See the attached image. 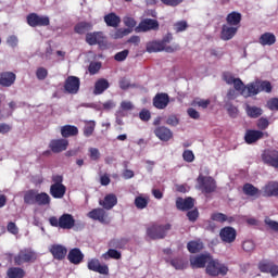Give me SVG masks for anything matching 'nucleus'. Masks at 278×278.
Returning a JSON list of instances; mask_svg holds the SVG:
<instances>
[{"mask_svg": "<svg viewBox=\"0 0 278 278\" xmlns=\"http://www.w3.org/2000/svg\"><path fill=\"white\" fill-rule=\"evenodd\" d=\"M226 110L230 118H238V114H240V111L237 109V106H235L231 103H228L226 104Z\"/></svg>", "mask_w": 278, "mask_h": 278, "instance_id": "obj_48", "label": "nucleus"}, {"mask_svg": "<svg viewBox=\"0 0 278 278\" xmlns=\"http://www.w3.org/2000/svg\"><path fill=\"white\" fill-rule=\"evenodd\" d=\"M205 273L208 275V277H225L227 273H229V267L225 265L224 263H220L218 258H214V256H211V260L208 261Z\"/></svg>", "mask_w": 278, "mask_h": 278, "instance_id": "obj_1", "label": "nucleus"}, {"mask_svg": "<svg viewBox=\"0 0 278 278\" xmlns=\"http://www.w3.org/2000/svg\"><path fill=\"white\" fill-rule=\"evenodd\" d=\"M38 260V254L31 248H25L13 257L15 266H23V264H34Z\"/></svg>", "mask_w": 278, "mask_h": 278, "instance_id": "obj_2", "label": "nucleus"}, {"mask_svg": "<svg viewBox=\"0 0 278 278\" xmlns=\"http://www.w3.org/2000/svg\"><path fill=\"white\" fill-rule=\"evenodd\" d=\"M223 77L226 84H228V86L233 85L235 90L238 91L242 89V86H243L242 79L233 77L231 73H225Z\"/></svg>", "mask_w": 278, "mask_h": 278, "instance_id": "obj_32", "label": "nucleus"}, {"mask_svg": "<svg viewBox=\"0 0 278 278\" xmlns=\"http://www.w3.org/2000/svg\"><path fill=\"white\" fill-rule=\"evenodd\" d=\"M61 136L62 138H73L75 136H79V128L74 125H64L61 127Z\"/></svg>", "mask_w": 278, "mask_h": 278, "instance_id": "obj_31", "label": "nucleus"}, {"mask_svg": "<svg viewBox=\"0 0 278 278\" xmlns=\"http://www.w3.org/2000/svg\"><path fill=\"white\" fill-rule=\"evenodd\" d=\"M267 106L269 108V110L278 112V98H271L267 102Z\"/></svg>", "mask_w": 278, "mask_h": 278, "instance_id": "obj_64", "label": "nucleus"}, {"mask_svg": "<svg viewBox=\"0 0 278 278\" xmlns=\"http://www.w3.org/2000/svg\"><path fill=\"white\" fill-rule=\"evenodd\" d=\"M104 23L108 27H118L121 25V17L116 13H109L104 16Z\"/></svg>", "mask_w": 278, "mask_h": 278, "instance_id": "obj_39", "label": "nucleus"}, {"mask_svg": "<svg viewBox=\"0 0 278 278\" xmlns=\"http://www.w3.org/2000/svg\"><path fill=\"white\" fill-rule=\"evenodd\" d=\"M187 217L190 220V223H197V220L199 218V210L194 208L192 211H189L187 213Z\"/></svg>", "mask_w": 278, "mask_h": 278, "instance_id": "obj_61", "label": "nucleus"}, {"mask_svg": "<svg viewBox=\"0 0 278 278\" xmlns=\"http://www.w3.org/2000/svg\"><path fill=\"white\" fill-rule=\"evenodd\" d=\"M92 27V22H79L75 25L74 31L83 36L86 31H91Z\"/></svg>", "mask_w": 278, "mask_h": 278, "instance_id": "obj_37", "label": "nucleus"}, {"mask_svg": "<svg viewBox=\"0 0 278 278\" xmlns=\"http://www.w3.org/2000/svg\"><path fill=\"white\" fill-rule=\"evenodd\" d=\"M226 23L230 27H240L242 23V14L240 12L232 11L226 16Z\"/></svg>", "mask_w": 278, "mask_h": 278, "instance_id": "obj_30", "label": "nucleus"}, {"mask_svg": "<svg viewBox=\"0 0 278 278\" xmlns=\"http://www.w3.org/2000/svg\"><path fill=\"white\" fill-rule=\"evenodd\" d=\"M51 203V197L47 192H37L36 202L37 205H49Z\"/></svg>", "mask_w": 278, "mask_h": 278, "instance_id": "obj_44", "label": "nucleus"}, {"mask_svg": "<svg viewBox=\"0 0 278 278\" xmlns=\"http://www.w3.org/2000/svg\"><path fill=\"white\" fill-rule=\"evenodd\" d=\"M245 113H247V116H249V118H260V116L264 114V110H262V108L260 106L247 104Z\"/></svg>", "mask_w": 278, "mask_h": 278, "instance_id": "obj_36", "label": "nucleus"}, {"mask_svg": "<svg viewBox=\"0 0 278 278\" xmlns=\"http://www.w3.org/2000/svg\"><path fill=\"white\" fill-rule=\"evenodd\" d=\"M176 207L180 212H189V210H192L194 207V199L192 198H177L176 199Z\"/></svg>", "mask_w": 278, "mask_h": 278, "instance_id": "obj_22", "label": "nucleus"}, {"mask_svg": "<svg viewBox=\"0 0 278 278\" xmlns=\"http://www.w3.org/2000/svg\"><path fill=\"white\" fill-rule=\"evenodd\" d=\"M129 34H131V29H129V28H119L115 31L114 38L115 39L125 38V36H129Z\"/></svg>", "mask_w": 278, "mask_h": 278, "instance_id": "obj_54", "label": "nucleus"}, {"mask_svg": "<svg viewBox=\"0 0 278 278\" xmlns=\"http://www.w3.org/2000/svg\"><path fill=\"white\" fill-rule=\"evenodd\" d=\"M166 125H169V127H177V125H179L177 115H169L166 119Z\"/></svg>", "mask_w": 278, "mask_h": 278, "instance_id": "obj_62", "label": "nucleus"}, {"mask_svg": "<svg viewBox=\"0 0 278 278\" xmlns=\"http://www.w3.org/2000/svg\"><path fill=\"white\" fill-rule=\"evenodd\" d=\"M262 160L267 166L273 168H278V151L277 150H267L262 154Z\"/></svg>", "mask_w": 278, "mask_h": 278, "instance_id": "obj_15", "label": "nucleus"}, {"mask_svg": "<svg viewBox=\"0 0 278 278\" xmlns=\"http://www.w3.org/2000/svg\"><path fill=\"white\" fill-rule=\"evenodd\" d=\"M49 252L51 253L54 260L62 262V260L66 258V253H68V250L66 249V247L62 244H52L49 248Z\"/></svg>", "mask_w": 278, "mask_h": 278, "instance_id": "obj_16", "label": "nucleus"}, {"mask_svg": "<svg viewBox=\"0 0 278 278\" xmlns=\"http://www.w3.org/2000/svg\"><path fill=\"white\" fill-rule=\"evenodd\" d=\"M49 149L52 153H62L68 149V140L66 139H53L50 141Z\"/></svg>", "mask_w": 278, "mask_h": 278, "instance_id": "obj_19", "label": "nucleus"}, {"mask_svg": "<svg viewBox=\"0 0 278 278\" xmlns=\"http://www.w3.org/2000/svg\"><path fill=\"white\" fill-rule=\"evenodd\" d=\"M160 29V22L153 18H143L139 25L135 28L137 34L147 33V31H157Z\"/></svg>", "mask_w": 278, "mask_h": 278, "instance_id": "obj_9", "label": "nucleus"}, {"mask_svg": "<svg viewBox=\"0 0 278 278\" xmlns=\"http://www.w3.org/2000/svg\"><path fill=\"white\" fill-rule=\"evenodd\" d=\"M89 75H97L101 71V62H91L88 66Z\"/></svg>", "mask_w": 278, "mask_h": 278, "instance_id": "obj_51", "label": "nucleus"}, {"mask_svg": "<svg viewBox=\"0 0 278 278\" xmlns=\"http://www.w3.org/2000/svg\"><path fill=\"white\" fill-rule=\"evenodd\" d=\"M50 194L53 199H64L66 194V186L64 185H51Z\"/></svg>", "mask_w": 278, "mask_h": 278, "instance_id": "obj_34", "label": "nucleus"}, {"mask_svg": "<svg viewBox=\"0 0 278 278\" xmlns=\"http://www.w3.org/2000/svg\"><path fill=\"white\" fill-rule=\"evenodd\" d=\"M242 191L245 197H252V199H260L262 197V190L250 182L243 185Z\"/></svg>", "mask_w": 278, "mask_h": 278, "instance_id": "obj_25", "label": "nucleus"}, {"mask_svg": "<svg viewBox=\"0 0 278 278\" xmlns=\"http://www.w3.org/2000/svg\"><path fill=\"white\" fill-rule=\"evenodd\" d=\"M7 231L12 236H18V226L14 222H9L7 225Z\"/></svg>", "mask_w": 278, "mask_h": 278, "instance_id": "obj_58", "label": "nucleus"}, {"mask_svg": "<svg viewBox=\"0 0 278 278\" xmlns=\"http://www.w3.org/2000/svg\"><path fill=\"white\" fill-rule=\"evenodd\" d=\"M7 277L9 278H25V269L21 267H10L7 270Z\"/></svg>", "mask_w": 278, "mask_h": 278, "instance_id": "obj_41", "label": "nucleus"}, {"mask_svg": "<svg viewBox=\"0 0 278 278\" xmlns=\"http://www.w3.org/2000/svg\"><path fill=\"white\" fill-rule=\"evenodd\" d=\"M127 55H129V50H123L114 55V60L116 62H125V60H127Z\"/></svg>", "mask_w": 278, "mask_h": 278, "instance_id": "obj_57", "label": "nucleus"}, {"mask_svg": "<svg viewBox=\"0 0 278 278\" xmlns=\"http://www.w3.org/2000/svg\"><path fill=\"white\" fill-rule=\"evenodd\" d=\"M87 268L93 273H99L100 275H110V267H108V265H101L99 258L89 260Z\"/></svg>", "mask_w": 278, "mask_h": 278, "instance_id": "obj_14", "label": "nucleus"}, {"mask_svg": "<svg viewBox=\"0 0 278 278\" xmlns=\"http://www.w3.org/2000/svg\"><path fill=\"white\" fill-rule=\"evenodd\" d=\"M81 86V81L77 76H68L64 83V90L68 94H77L79 92V87Z\"/></svg>", "mask_w": 278, "mask_h": 278, "instance_id": "obj_12", "label": "nucleus"}, {"mask_svg": "<svg viewBox=\"0 0 278 278\" xmlns=\"http://www.w3.org/2000/svg\"><path fill=\"white\" fill-rule=\"evenodd\" d=\"M264 223H265V225H267V227H269V229H271V231L278 232V222H275V220L270 219L269 217H266Z\"/></svg>", "mask_w": 278, "mask_h": 278, "instance_id": "obj_60", "label": "nucleus"}, {"mask_svg": "<svg viewBox=\"0 0 278 278\" xmlns=\"http://www.w3.org/2000/svg\"><path fill=\"white\" fill-rule=\"evenodd\" d=\"M154 135L159 140H162V142H168V140L173 138V130L166 126H159L154 129Z\"/></svg>", "mask_w": 278, "mask_h": 278, "instance_id": "obj_20", "label": "nucleus"}, {"mask_svg": "<svg viewBox=\"0 0 278 278\" xmlns=\"http://www.w3.org/2000/svg\"><path fill=\"white\" fill-rule=\"evenodd\" d=\"M219 238L224 244H233V242H236V238H238V232L236 231V228L226 226L220 229Z\"/></svg>", "mask_w": 278, "mask_h": 278, "instance_id": "obj_10", "label": "nucleus"}, {"mask_svg": "<svg viewBox=\"0 0 278 278\" xmlns=\"http://www.w3.org/2000/svg\"><path fill=\"white\" fill-rule=\"evenodd\" d=\"M149 205V199L138 195L135 198V207L137 210H144Z\"/></svg>", "mask_w": 278, "mask_h": 278, "instance_id": "obj_46", "label": "nucleus"}, {"mask_svg": "<svg viewBox=\"0 0 278 278\" xmlns=\"http://www.w3.org/2000/svg\"><path fill=\"white\" fill-rule=\"evenodd\" d=\"M211 220H214L215 223H228L229 225H231V223H233L236 220V218L233 217H229L224 213H213L211 215Z\"/></svg>", "mask_w": 278, "mask_h": 278, "instance_id": "obj_38", "label": "nucleus"}, {"mask_svg": "<svg viewBox=\"0 0 278 278\" xmlns=\"http://www.w3.org/2000/svg\"><path fill=\"white\" fill-rule=\"evenodd\" d=\"M38 195V191L31 189L28 190L25 194H24V203H26V205H36V197Z\"/></svg>", "mask_w": 278, "mask_h": 278, "instance_id": "obj_43", "label": "nucleus"}, {"mask_svg": "<svg viewBox=\"0 0 278 278\" xmlns=\"http://www.w3.org/2000/svg\"><path fill=\"white\" fill-rule=\"evenodd\" d=\"M88 218H91V220H99V223H105V219L108 218V213L105 212V208H93L87 214Z\"/></svg>", "mask_w": 278, "mask_h": 278, "instance_id": "obj_28", "label": "nucleus"}, {"mask_svg": "<svg viewBox=\"0 0 278 278\" xmlns=\"http://www.w3.org/2000/svg\"><path fill=\"white\" fill-rule=\"evenodd\" d=\"M258 270L261 273H270L271 277H277L278 266L270 261H261L258 263Z\"/></svg>", "mask_w": 278, "mask_h": 278, "instance_id": "obj_18", "label": "nucleus"}, {"mask_svg": "<svg viewBox=\"0 0 278 278\" xmlns=\"http://www.w3.org/2000/svg\"><path fill=\"white\" fill-rule=\"evenodd\" d=\"M140 121H143L144 123H149L151 121V111L143 109L139 113Z\"/></svg>", "mask_w": 278, "mask_h": 278, "instance_id": "obj_59", "label": "nucleus"}, {"mask_svg": "<svg viewBox=\"0 0 278 278\" xmlns=\"http://www.w3.org/2000/svg\"><path fill=\"white\" fill-rule=\"evenodd\" d=\"M237 92H240L241 97H244V99H249V97H257V94H260L257 79L248 85H244L243 83V86Z\"/></svg>", "mask_w": 278, "mask_h": 278, "instance_id": "obj_11", "label": "nucleus"}, {"mask_svg": "<svg viewBox=\"0 0 278 278\" xmlns=\"http://www.w3.org/2000/svg\"><path fill=\"white\" fill-rule=\"evenodd\" d=\"M236 34H238V27L229 26V24H224L220 31V39L231 40V38H233Z\"/></svg>", "mask_w": 278, "mask_h": 278, "instance_id": "obj_29", "label": "nucleus"}, {"mask_svg": "<svg viewBox=\"0 0 278 278\" xmlns=\"http://www.w3.org/2000/svg\"><path fill=\"white\" fill-rule=\"evenodd\" d=\"M49 75V71H47V68L45 67H39L36 71V77L37 79H39V81H43V79H47Z\"/></svg>", "mask_w": 278, "mask_h": 278, "instance_id": "obj_53", "label": "nucleus"}, {"mask_svg": "<svg viewBox=\"0 0 278 278\" xmlns=\"http://www.w3.org/2000/svg\"><path fill=\"white\" fill-rule=\"evenodd\" d=\"M212 260V254L210 253H201L193 256H190L189 262L190 266L193 269L197 268H207V264Z\"/></svg>", "mask_w": 278, "mask_h": 278, "instance_id": "obj_7", "label": "nucleus"}, {"mask_svg": "<svg viewBox=\"0 0 278 278\" xmlns=\"http://www.w3.org/2000/svg\"><path fill=\"white\" fill-rule=\"evenodd\" d=\"M94 127H97V124L94 123V121L87 122L84 127V137L90 138V136L94 134Z\"/></svg>", "mask_w": 278, "mask_h": 278, "instance_id": "obj_45", "label": "nucleus"}, {"mask_svg": "<svg viewBox=\"0 0 278 278\" xmlns=\"http://www.w3.org/2000/svg\"><path fill=\"white\" fill-rule=\"evenodd\" d=\"M200 190L204 194H212L217 188L216 180L211 176L199 175L197 178Z\"/></svg>", "mask_w": 278, "mask_h": 278, "instance_id": "obj_6", "label": "nucleus"}, {"mask_svg": "<svg viewBox=\"0 0 278 278\" xmlns=\"http://www.w3.org/2000/svg\"><path fill=\"white\" fill-rule=\"evenodd\" d=\"M242 249L245 253H251V251L255 250V243L252 240H245L242 243Z\"/></svg>", "mask_w": 278, "mask_h": 278, "instance_id": "obj_56", "label": "nucleus"}, {"mask_svg": "<svg viewBox=\"0 0 278 278\" xmlns=\"http://www.w3.org/2000/svg\"><path fill=\"white\" fill-rule=\"evenodd\" d=\"M102 257L104 260H121L122 257V254L121 252H118L117 250H114V249H109V251L106 253H104L102 255Z\"/></svg>", "mask_w": 278, "mask_h": 278, "instance_id": "obj_47", "label": "nucleus"}, {"mask_svg": "<svg viewBox=\"0 0 278 278\" xmlns=\"http://www.w3.org/2000/svg\"><path fill=\"white\" fill-rule=\"evenodd\" d=\"M258 42L262 47H273L277 42V37L273 33H264L258 38Z\"/></svg>", "mask_w": 278, "mask_h": 278, "instance_id": "obj_35", "label": "nucleus"}, {"mask_svg": "<svg viewBox=\"0 0 278 278\" xmlns=\"http://www.w3.org/2000/svg\"><path fill=\"white\" fill-rule=\"evenodd\" d=\"M203 249L204 245L201 240H192L187 243V250L189 253H201Z\"/></svg>", "mask_w": 278, "mask_h": 278, "instance_id": "obj_40", "label": "nucleus"}, {"mask_svg": "<svg viewBox=\"0 0 278 278\" xmlns=\"http://www.w3.org/2000/svg\"><path fill=\"white\" fill-rule=\"evenodd\" d=\"M180 47L178 43L172 46H164L161 41H151L147 45L148 53H160V51H165V53H175L179 51Z\"/></svg>", "mask_w": 278, "mask_h": 278, "instance_id": "obj_5", "label": "nucleus"}, {"mask_svg": "<svg viewBox=\"0 0 278 278\" xmlns=\"http://www.w3.org/2000/svg\"><path fill=\"white\" fill-rule=\"evenodd\" d=\"M86 42L87 45H90V47H94V45H103V42H105V36H103V31L87 33Z\"/></svg>", "mask_w": 278, "mask_h": 278, "instance_id": "obj_17", "label": "nucleus"}, {"mask_svg": "<svg viewBox=\"0 0 278 278\" xmlns=\"http://www.w3.org/2000/svg\"><path fill=\"white\" fill-rule=\"evenodd\" d=\"M188 29V22L186 21H179L174 24V31L176 34H180V31H186Z\"/></svg>", "mask_w": 278, "mask_h": 278, "instance_id": "obj_49", "label": "nucleus"}, {"mask_svg": "<svg viewBox=\"0 0 278 278\" xmlns=\"http://www.w3.org/2000/svg\"><path fill=\"white\" fill-rule=\"evenodd\" d=\"M49 224L51 227H56L59 229H73L75 227V217L72 214L64 213L59 218L51 216L49 218Z\"/></svg>", "mask_w": 278, "mask_h": 278, "instance_id": "obj_3", "label": "nucleus"}, {"mask_svg": "<svg viewBox=\"0 0 278 278\" xmlns=\"http://www.w3.org/2000/svg\"><path fill=\"white\" fill-rule=\"evenodd\" d=\"M263 197L270 198V197H278V181H268L262 188Z\"/></svg>", "mask_w": 278, "mask_h": 278, "instance_id": "obj_26", "label": "nucleus"}, {"mask_svg": "<svg viewBox=\"0 0 278 278\" xmlns=\"http://www.w3.org/2000/svg\"><path fill=\"white\" fill-rule=\"evenodd\" d=\"M117 203L118 198L113 193L106 194L103 200L99 201V205H101L103 210H112Z\"/></svg>", "mask_w": 278, "mask_h": 278, "instance_id": "obj_27", "label": "nucleus"}, {"mask_svg": "<svg viewBox=\"0 0 278 278\" xmlns=\"http://www.w3.org/2000/svg\"><path fill=\"white\" fill-rule=\"evenodd\" d=\"M256 83L258 86V93L267 92V94H270V92H273V84H270V81L256 79Z\"/></svg>", "mask_w": 278, "mask_h": 278, "instance_id": "obj_42", "label": "nucleus"}, {"mask_svg": "<svg viewBox=\"0 0 278 278\" xmlns=\"http://www.w3.org/2000/svg\"><path fill=\"white\" fill-rule=\"evenodd\" d=\"M262 138H264V131L262 130L248 129L244 135L247 144H255V142L262 140Z\"/></svg>", "mask_w": 278, "mask_h": 278, "instance_id": "obj_21", "label": "nucleus"}, {"mask_svg": "<svg viewBox=\"0 0 278 278\" xmlns=\"http://www.w3.org/2000/svg\"><path fill=\"white\" fill-rule=\"evenodd\" d=\"M14 81H16V74L13 72H3L0 74V86H3V88L14 86Z\"/></svg>", "mask_w": 278, "mask_h": 278, "instance_id": "obj_24", "label": "nucleus"}, {"mask_svg": "<svg viewBox=\"0 0 278 278\" xmlns=\"http://www.w3.org/2000/svg\"><path fill=\"white\" fill-rule=\"evenodd\" d=\"M185 162H194V153L192 150H185L182 153Z\"/></svg>", "mask_w": 278, "mask_h": 278, "instance_id": "obj_63", "label": "nucleus"}, {"mask_svg": "<svg viewBox=\"0 0 278 278\" xmlns=\"http://www.w3.org/2000/svg\"><path fill=\"white\" fill-rule=\"evenodd\" d=\"M26 21L29 27H49L51 25L49 16H40L38 13H29Z\"/></svg>", "mask_w": 278, "mask_h": 278, "instance_id": "obj_8", "label": "nucleus"}, {"mask_svg": "<svg viewBox=\"0 0 278 278\" xmlns=\"http://www.w3.org/2000/svg\"><path fill=\"white\" fill-rule=\"evenodd\" d=\"M88 152L92 162H99V160H101V152L97 148H89Z\"/></svg>", "mask_w": 278, "mask_h": 278, "instance_id": "obj_50", "label": "nucleus"}, {"mask_svg": "<svg viewBox=\"0 0 278 278\" xmlns=\"http://www.w3.org/2000/svg\"><path fill=\"white\" fill-rule=\"evenodd\" d=\"M67 260L71 264L77 266L78 264H81V262H84V253L79 248H74L70 250L67 254Z\"/></svg>", "mask_w": 278, "mask_h": 278, "instance_id": "obj_23", "label": "nucleus"}, {"mask_svg": "<svg viewBox=\"0 0 278 278\" xmlns=\"http://www.w3.org/2000/svg\"><path fill=\"white\" fill-rule=\"evenodd\" d=\"M108 88H110V81L105 78H100L94 83L93 94H103Z\"/></svg>", "mask_w": 278, "mask_h": 278, "instance_id": "obj_33", "label": "nucleus"}, {"mask_svg": "<svg viewBox=\"0 0 278 278\" xmlns=\"http://www.w3.org/2000/svg\"><path fill=\"white\" fill-rule=\"evenodd\" d=\"M170 264L176 270H184L186 268V263L181 258H173Z\"/></svg>", "mask_w": 278, "mask_h": 278, "instance_id": "obj_52", "label": "nucleus"}, {"mask_svg": "<svg viewBox=\"0 0 278 278\" xmlns=\"http://www.w3.org/2000/svg\"><path fill=\"white\" fill-rule=\"evenodd\" d=\"M152 103L156 110H166L168 103H170V97L168 93H156L152 100Z\"/></svg>", "mask_w": 278, "mask_h": 278, "instance_id": "obj_13", "label": "nucleus"}, {"mask_svg": "<svg viewBox=\"0 0 278 278\" xmlns=\"http://www.w3.org/2000/svg\"><path fill=\"white\" fill-rule=\"evenodd\" d=\"M172 227L173 226L170 224H153L152 226L147 228V236L151 240H163V238H166V233L170 231Z\"/></svg>", "mask_w": 278, "mask_h": 278, "instance_id": "obj_4", "label": "nucleus"}, {"mask_svg": "<svg viewBox=\"0 0 278 278\" xmlns=\"http://www.w3.org/2000/svg\"><path fill=\"white\" fill-rule=\"evenodd\" d=\"M268 125H270V123L268 122V118H266V117H261L256 123V127L258 129H261V131L268 129Z\"/></svg>", "mask_w": 278, "mask_h": 278, "instance_id": "obj_55", "label": "nucleus"}]
</instances>
